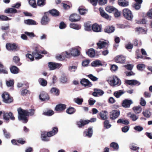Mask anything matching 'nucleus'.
<instances>
[{"label":"nucleus","instance_id":"338daca9","mask_svg":"<svg viewBox=\"0 0 152 152\" xmlns=\"http://www.w3.org/2000/svg\"><path fill=\"white\" fill-rule=\"evenodd\" d=\"M0 19L2 21L10 20V19L7 16L3 15H0Z\"/></svg>","mask_w":152,"mask_h":152},{"label":"nucleus","instance_id":"7c9ffc66","mask_svg":"<svg viewBox=\"0 0 152 152\" xmlns=\"http://www.w3.org/2000/svg\"><path fill=\"white\" fill-rule=\"evenodd\" d=\"M69 26L71 28L77 30L80 29L81 27V25L74 23H70Z\"/></svg>","mask_w":152,"mask_h":152},{"label":"nucleus","instance_id":"b1692460","mask_svg":"<svg viewBox=\"0 0 152 152\" xmlns=\"http://www.w3.org/2000/svg\"><path fill=\"white\" fill-rule=\"evenodd\" d=\"M80 83L82 85L85 86H88L91 84V82L88 79L84 78L81 80Z\"/></svg>","mask_w":152,"mask_h":152},{"label":"nucleus","instance_id":"4468645a","mask_svg":"<svg viewBox=\"0 0 152 152\" xmlns=\"http://www.w3.org/2000/svg\"><path fill=\"white\" fill-rule=\"evenodd\" d=\"M133 103V102L132 100L126 99L123 101L122 105L124 107L128 108L129 107L130 105Z\"/></svg>","mask_w":152,"mask_h":152},{"label":"nucleus","instance_id":"58836bf2","mask_svg":"<svg viewBox=\"0 0 152 152\" xmlns=\"http://www.w3.org/2000/svg\"><path fill=\"white\" fill-rule=\"evenodd\" d=\"M13 61L18 66H20L21 64L20 62V58L18 56H14L13 58Z\"/></svg>","mask_w":152,"mask_h":152},{"label":"nucleus","instance_id":"e2e57ef3","mask_svg":"<svg viewBox=\"0 0 152 152\" xmlns=\"http://www.w3.org/2000/svg\"><path fill=\"white\" fill-rule=\"evenodd\" d=\"M6 85L8 87H11L13 86L14 84L13 80H10L6 81Z\"/></svg>","mask_w":152,"mask_h":152},{"label":"nucleus","instance_id":"052dcab7","mask_svg":"<svg viewBox=\"0 0 152 152\" xmlns=\"http://www.w3.org/2000/svg\"><path fill=\"white\" fill-rule=\"evenodd\" d=\"M26 57L27 58H29L30 60L32 61L34 60V58L33 56V55L32 54L27 53L26 55Z\"/></svg>","mask_w":152,"mask_h":152},{"label":"nucleus","instance_id":"c9c22d12","mask_svg":"<svg viewBox=\"0 0 152 152\" xmlns=\"http://www.w3.org/2000/svg\"><path fill=\"white\" fill-rule=\"evenodd\" d=\"M39 83L43 86H46L47 84V81L43 78H40L38 80Z\"/></svg>","mask_w":152,"mask_h":152},{"label":"nucleus","instance_id":"393cba45","mask_svg":"<svg viewBox=\"0 0 152 152\" xmlns=\"http://www.w3.org/2000/svg\"><path fill=\"white\" fill-rule=\"evenodd\" d=\"M115 30V28L113 26H107L104 30V31L108 33L113 32Z\"/></svg>","mask_w":152,"mask_h":152},{"label":"nucleus","instance_id":"bb28decb","mask_svg":"<svg viewBox=\"0 0 152 152\" xmlns=\"http://www.w3.org/2000/svg\"><path fill=\"white\" fill-rule=\"evenodd\" d=\"M125 93L124 91L120 90L115 92L114 93V96L117 98H119Z\"/></svg>","mask_w":152,"mask_h":152},{"label":"nucleus","instance_id":"37998d69","mask_svg":"<svg viewBox=\"0 0 152 152\" xmlns=\"http://www.w3.org/2000/svg\"><path fill=\"white\" fill-rule=\"evenodd\" d=\"M143 115L145 117L149 118L151 115L150 111L148 110H145L142 112Z\"/></svg>","mask_w":152,"mask_h":152},{"label":"nucleus","instance_id":"a878e982","mask_svg":"<svg viewBox=\"0 0 152 152\" xmlns=\"http://www.w3.org/2000/svg\"><path fill=\"white\" fill-rule=\"evenodd\" d=\"M11 72L14 74H16L19 72V69L16 66H12L10 68Z\"/></svg>","mask_w":152,"mask_h":152},{"label":"nucleus","instance_id":"c85d7f7f","mask_svg":"<svg viewBox=\"0 0 152 152\" xmlns=\"http://www.w3.org/2000/svg\"><path fill=\"white\" fill-rule=\"evenodd\" d=\"M108 112L107 111L105 110L101 112L100 113V116L102 119L105 120L107 119Z\"/></svg>","mask_w":152,"mask_h":152},{"label":"nucleus","instance_id":"aec40b11","mask_svg":"<svg viewBox=\"0 0 152 152\" xmlns=\"http://www.w3.org/2000/svg\"><path fill=\"white\" fill-rule=\"evenodd\" d=\"M89 123L88 121L86 120H80L79 121L77 122V124L79 128H81L86 125Z\"/></svg>","mask_w":152,"mask_h":152},{"label":"nucleus","instance_id":"4d7b16f0","mask_svg":"<svg viewBox=\"0 0 152 152\" xmlns=\"http://www.w3.org/2000/svg\"><path fill=\"white\" fill-rule=\"evenodd\" d=\"M64 54L65 59L66 58H69L72 56L71 53H69L67 51L63 52V55Z\"/></svg>","mask_w":152,"mask_h":152},{"label":"nucleus","instance_id":"ddd939ff","mask_svg":"<svg viewBox=\"0 0 152 152\" xmlns=\"http://www.w3.org/2000/svg\"><path fill=\"white\" fill-rule=\"evenodd\" d=\"M40 99L42 101H45L48 100L50 97L48 95L46 92L43 91L39 96Z\"/></svg>","mask_w":152,"mask_h":152},{"label":"nucleus","instance_id":"1a4fd4ad","mask_svg":"<svg viewBox=\"0 0 152 152\" xmlns=\"http://www.w3.org/2000/svg\"><path fill=\"white\" fill-rule=\"evenodd\" d=\"M66 104H58L56 106L55 110L58 113L62 112L66 109Z\"/></svg>","mask_w":152,"mask_h":152},{"label":"nucleus","instance_id":"412c9836","mask_svg":"<svg viewBox=\"0 0 152 152\" xmlns=\"http://www.w3.org/2000/svg\"><path fill=\"white\" fill-rule=\"evenodd\" d=\"M136 2L132 4V7L136 10H139L141 7V4L142 3V0H135Z\"/></svg>","mask_w":152,"mask_h":152},{"label":"nucleus","instance_id":"a211bd4d","mask_svg":"<svg viewBox=\"0 0 152 152\" xmlns=\"http://www.w3.org/2000/svg\"><path fill=\"white\" fill-rule=\"evenodd\" d=\"M126 83L128 84L131 86H138L140 84V83L136 80H127Z\"/></svg>","mask_w":152,"mask_h":152},{"label":"nucleus","instance_id":"79ce46f5","mask_svg":"<svg viewBox=\"0 0 152 152\" xmlns=\"http://www.w3.org/2000/svg\"><path fill=\"white\" fill-rule=\"evenodd\" d=\"M24 23L28 25H36V22L34 20H33L28 19L24 21Z\"/></svg>","mask_w":152,"mask_h":152},{"label":"nucleus","instance_id":"f03ea898","mask_svg":"<svg viewBox=\"0 0 152 152\" xmlns=\"http://www.w3.org/2000/svg\"><path fill=\"white\" fill-rule=\"evenodd\" d=\"M6 48L7 50L10 51H16L19 50V47L15 43H7L6 45Z\"/></svg>","mask_w":152,"mask_h":152},{"label":"nucleus","instance_id":"4c0bfd02","mask_svg":"<svg viewBox=\"0 0 152 152\" xmlns=\"http://www.w3.org/2000/svg\"><path fill=\"white\" fill-rule=\"evenodd\" d=\"M104 93V92L102 90L96 88V97L101 96Z\"/></svg>","mask_w":152,"mask_h":152},{"label":"nucleus","instance_id":"2f4dec72","mask_svg":"<svg viewBox=\"0 0 152 152\" xmlns=\"http://www.w3.org/2000/svg\"><path fill=\"white\" fill-rule=\"evenodd\" d=\"M50 92L51 93L56 96H58L60 93L59 90L56 88H52Z\"/></svg>","mask_w":152,"mask_h":152},{"label":"nucleus","instance_id":"473e14b6","mask_svg":"<svg viewBox=\"0 0 152 152\" xmlns=\"http://www.w3.org/2000/svg\"><path fill=\"white\" fill-rule=\"evenodd\" d=\"M5 12L7 13H15L17 12V11L14 8H8L5 10Z\"/></svg>","mask_w":152,"mask_h":152},{"label":"nucleus","instance_id":"f257e3e1","mask_svg":"<svg viewBox=\"0 0 152 152\" xmlns=\"http://www.w3.org/2000/svg\"><path fill=\"white\" fill-rule=\"evenodd\" d=\"M17 110L18 120L20 121H22L24 123H26L28 121V119L27 116L34 115L35 111V110L33 109L28 111L27 110H23L21 107L18 108Z\"/></svg>","mask_w":152,"mask_h":152},{"label":"nucleus","instance_id":"e433bc0d","mask_svg":"<svg viewBox=\"0 0 152 152\" xmlns=\"http://www.w3.org/2000/svg\"><path fill=\"white\" fill-rule=\"evenodd\" d=\"M76 111L75 109L72 107H69L66 110V112L69 114H72Z\"/></svg>","mask_w":152,"mask_h":152},{"label":"nucleus","instance_id":"603ef678","mask_svg":"<svg viewBox=\"0 0 152 152\" xmlns=\"http://www.w3.org/2000/svg\"><path fill=\"white\" fill-rule=\"evenodd\" d=\"M46 0H38L37 4L39 6H43L46 4Z\"/></svg>","mask_w":152,"mask_h":152},{"label":"nucleus","instance_id":"39448f33","mask_svg":"<svg viewBox=\"0 0 152 152\" xmlns=\"http://www.w3.org/2000/svg\"><path fill=\"white\" fill-rule=\"evenodd\" d=\"M2 97L3 101L5 103H10L13 101L12 98L10 96V95L7 92H4L2 94Z\"/></svg>","mask_w":152,"mask_h":152},{"label":"nucleus","instance_id":"3c124183","mask_svg":"<svg viewBox=\"0 0 152 152\" xmlns=\"http://www.w3.org/2000/svg\"><path fill=\"white\" fill-rule=\"evenodd\" d=\"M75 102L79 105H81L82 104L83 102V99L82 98H77L74 99Z\"/></svg>","mask_w":152,"mask_h":152},{"label":"nucleus","instance_id":"2eb2a0df","mask_svg":"<svg viewBox=\"0 0 152 152\" xmlns=\"http://www.w3.org/2000/svg\"><path fill=\"white\" fill-rule=\"evenodd\" d=\"M84 26L86 30L88 31L92 30L94 31L95 32V23L91 25L89 23H84Z\"/></svg>","mask_w":152,"mask_h":152},{"label":"nucleus","instance_id":"6e6d98bb","mask_svg":"<svg viewBox=\"0 0 152 152\" xmlns=\"http://www.w3.org/2000/svg\"><path fill=\"white\" fill-rule=\"evenodd\" d=\"M29 3L33 7H37V6L35 0H29Z\"/></svg>","mask_w":152,"mask_h":152},{"label":"nucleus","instance_id":"9d476101","mask_svg":"<svg viewBox=\"0 0 152 152\" xmlns=\"http://www.w3.org/2000/svg\"><path fill=\"white\" fill-rule=\"evenodd\" d=\"M34 57L36 59H39L42 57V56L40 54L39 50L37 47H35L34 50L32 53Z\"/></svg>","mask_w":152,"mask_h":152},{"label":"nucleus","instance_id":"69168bd1","mask_svg":"<svg viewBox=\"0 0 152 152\" xmlns=\"http://www.w3.org/2000/svg\"><path fill=\"white\" fill-rule=\"evenodd\" d=\"M96 2H98L100 5H103L107 3V0H96Z\"/></svg>","mask_w":152,"mask_h":152},{"label":"nucleus","instance_id":"09e8293b","mask_svg":"<svg viewBox=\"0 0 152 152\" xmlns=\"http://www.w3.org/2000/svg\"><path fill=\"white\" fill-rule=\"evenodd\" d=\"M115 9L113 6H108L106 7L105 10L106 11L111 13L112 12H114Z\"/></svg>","mask_w":152,"mask_h":152},{"label":"nucleus","instance_id":"49530a36","mask_svg":"<svg viewBox=\"0 0 152 152\" xmlns=\"http://www.w3.org/2000/svg\"><path fill=\"white\" fill-rule=\"evenodd\" d=\"M79 12L81 15H83L86 14L88 11L87 10L84 8L83 7H80L78 9Z\"/></svg>","mask_w":152,"mask_h":152},{"label":"nucleus","instance_id":"7ed1b4c3","mask_svg":"<svg viewBox=\"0 0 152 152\" xmlns=\"http://www.w3.org/2000/svg\"><path fill=\"white\" fill-rule=\"evenodd\" d=\"M123 13L124 17L129 20H131L133 18V15L132 12L128 9H124L123 10Z\"/></svg>","mask_w":152,"mask_h":152},{"label":"nucleus","instance_id":"9b49d317","mask_svg":"<svg viewBox=\"0 0 152 152\" xmlns=\"http://www.w3.org/2000/svg\"><path fill=\"white\" fill-rule=\"evenodd\" d=\"M80 16L79 15L75 13L72 14L69 17V20L73 22L79 21L80 20Z\"/></svg>","mask_w":152,"mask_h":152},{"label":"nucleus","instance_id":"6ab92c4d","mask_svg":"<svg viewBox=\"0 0 152 152\" xmlns=\"http://www.w3.org/2000/svg\"><path fill=\"white\" fill-rule=\"evenodd\" d=\"M72 56L74 57L77 56L80 54V51L77 49L72 48L70 50Z\"/></svg>","mask_w":152,"mask_h":152},{"label":"nucleus","instance_id":"774afa93","mask_svg":"<svg viewBox=\"0 0 152 152\" xmlns=\"http://www.w3.org/2000/svg\"><path fill=\"white\" fill-rule=\"evenodd\" d=\"M92 128H89L88 129L87 133L86 134V135L88 137H91L92 134Z\"/></svg>","mask_w":152,"mask_h":152},{"label":"nucleus","instance_id":"8fccbe9b","mask_svg":"<svg viewBox=\"0 0 152 152\" xmlns=\"http://www.w3.org/2000/svg\"><path fill=\"white\" fill-rule=\"evenodd\" d=\"M3 132L5 137L7 138H10L11 137L10 134L5 129L3 130Z\"/></svg>","mask_w":152,"mask_h":152},{"label":"nucleus","instance_id":"5fc2aeb1","mask_svg":"<svg viewBox=\"0 0 152 152\" xmlns=\"http://www.w3.org/2000/svg\"><path fill=\"white\" fill-rule=\"evenodd\" d=\"M30 94V92L28 90L26 89H24L23 90L21 91V95L22 96H24L26 95V94Z\"/></svg>","mask_w":152,"mask_h":152},{"label":"nucleus","instance_id":"5701e85b","mask_svg":"<svg viewBox=\"0 0 152 152\" xmlns=\"http://www.w3.org/2000/svg\"><path fill=\"white\" fill-rule=\"evenodd\" d=\"M118 4L122 7H127L129 5V2L125 0H119L118 1Z\"/></svg>","mask_w":152,"mask_h":152},{"label":"nucleus","instance_id":"680f3d73","mask_svg":"<svg viewBox=\"0 0 152 152\" xmlns=\"http://www.w3.org/2000/svg\"><path fill=\"white\" fill-rule=\"evenodd\" d=\"M101 16L108 20H110L111 19V17L109 15L105 12L103 14L101 15Z\"/></svg>","mask_w":152,"mask_h":152},{"label":"nucleus","instance_id":"bf43d9fd","mask_svg":"<svg viewBox=\"0 0 152 152\" xmlns=\"http://www.w3.org/2000/svg\"><path fill=\"white\" fill-rule=\"evenodd\" d=\"M61 82L63 83H65L67 81V78L66 76L64 75L62 76L60 79Z\"/></svg>","mask_w":152,"mask_h":152},{"label":"nucleus","instance_id":"f8f14e48","mask_svg":"<svg viewBox=\"0 0 152 152\" xmlns=\"http://www.w3.org/2000/svg\"><path fill=\"white\" fill-rule=\"evenodd\" d=\"M120 115V112L117 110H114L110 113V118L112 120L117 118Z\"/></svg>","mask_w":152,"mask_h":152},{"label":"nucleus","instance_id":"4be33fe9","mask_svg":"<svg viewBox=\"0 0 152 152\" xmlns=\"http://www.w3.org/2000/svg\"><path fill=\"white\" fill-rule=\"evenodd\" d=\"M48 133V132H42L41 134V137L42 140L45 141H48L49 140L47 137H50L51 136L50 134H49Z\"/></svg>","mask_w":152,"mask_h":152},{"label":"nucleus","instance_id":"f3484780","mask_svg":"<svg viewBox=\"0 0 152 152\" xmlns=\"http://www.w3.org/2000/svg\"><path fill=\"white\" fill-rule=\"evenodd\" d=\"M98 48L102 49L104 48H107L108 47V42L99 41L97 43Z\"/></svg>","mask_w":152,"mask_h":152},{"label":"nucleus","instance_id":"c03bdc74","mask_svg":"<svg viewBox=\"0 0 152 152\" xmlns=\"http://www.w3.org/2000/svg\"><path fill=\"white\" fill-rule=\"evenodd\" d=\"M56 58L57 60L60 61L64 60L65 59L64 54L63 55V52L61 54L57 55L56 56Z\"/></svg>","mask_w":152,"mask_h":152},{"label":"nucleus","instance_id":"6e6552de","mask_svg":"<svg viewBox=\"0 0 152 152\" xmlns=\"http://www.w3.org/2000/svg\"><path fill=\"white\" fill-rule=\"evenodd\" d=\"M61 66L62 64H61L55 62H49L48 64V67L50 70L58 69Z\"/></svg>","mask_w":152,"mask_h":152},{"label":"nucleus","instance_id":"0eeeda50","mask_svg":"<svg viewBox=\"0 0 152 152\" xmlns=\"http://www.w3.org/2000/svg\"><path fill=\"white\" fill-rule=\"evenodd\" d=\"M49 13L48 12H45L44 13V15L42 17L41 23L42 25H45L48 24L50 21V19L48 18Z\"/></svg>","mask_w":152,"mask_h":152},{"label":"nucleus","instance_id":"ea45409f","mask_svg":"<svg viewBox=\"0 0 152 152\" xmlns=\"http://www.w3.org/2000/svg\"><path fill=\"white\" fill-rule=\"evenodd\" d=\"M110 147L113 148L115 150H118L119 149V145L118 144L115 142H113L110 145Z\"/></svg>","mask_w":152,"mask_h":152},{"label":"nucleus","instance_id":"0e129e2a","mask_svg":"<svg viewBox=\"0 0 152 152\" xmlns=\"http://www.w3.org/2000/svg\"><path fill=\"white\" fill-rule=\"evenodd\" d=\"M102 31V26L96 23V32H101Z\"/></svg>","mask_w":152,"mask_h":152},{"label":"nucleus","instance_id":"a19ab883","mask_svg":"<svg viewBox=\"0 0 152 152\" xmlns=\"http://www.w3.org/2000/svg\"><path fill=\"white\" fill-rule=\"evenodd\" d=\"M58 129L57 127H53L52 131L48 132V134H50L51 136L56 134L58 132Z\"/></svg>","mask_w":152,"mask_h":152},{"label":"nucleus","instance_id":"72a5a7b5","mask_svg":"<svg viewBox=\"0 0 152 152\" xmlns=\"http://www.w3.org/2000/svg\"><path fill=\"white\" fill-rule=\"evenodd\" d=\"M127 115L133 121H135L138 118V116H137L134 114L129 113L127 114Z\"/></svg>","mask_w":152,"mask_h":152},{"label":"nucleus","instance_id":"c756f323","mask_svg":"<svg viewBox=\"0 0 152 152\" xmlns=\"http://www.w3.org/2000/svg\"><path fill=\"white\" fill-rule=\"evenodd\" d=\"M136 31L138 34H146L147 31L141 27L137 28H136Z\"/></svg>","mask_w":152,"mask_h":152},{"label":"nucleus","instance_id":"cd10ccee","mask_svg":"<svg viewBox=\"0 0 152 152\" xmlns=\"http://www.w3.org/2000/svg\"><path fill=\"white\" fill-rule=\"evenodd\" d=\"M49 12L52 15L54 16H58L59 15V12L58 10L55 9L49 10Z\"/></svg>","mask_w":152,"mask_h":152},{"label":"nucleus","instance_id":"20e7f679","mask_svg":"<svg viewBox=\"0 0 152 152\" xmlns=\"http://www.w3.org/2000/svg\"><path fill=\"white\" fill-rule=\"evenodd\" d=\"M3 118L4 120L7 121V122H9L10 119L13 121L15 120V118L13 113L11 112H6L3 111Z\"/></svg>","mask_w":152,"mask_h":152},{"label":"nucleus","instance_id":"13d9d810","mask_svg":"<svg viewBox=\"0 0 152 152\" xmlns=\"http://www.w3.org/2000/svg\"><path fill=\"white\" fill-rule=\"evenodd\" d=\"M104 127L106 129H108L110 127L111 125L109 123V121L107 120H106L104 122Z\"/></svg>","mask_w":152,"mask_h":152},{"label":"nucleus","instance_id":"dca6fc26","mask_svg":"<svg viewBox=\"0 0 152 152\" xmlns=\"http://www.w3.org/2000/svg\"><path fill=\"white\" fill-rule=\"evenodd\" d=\"M114 60L115 62L117 63L123 64L125 62V58L123 56L118 55L115 58Z\"/></svg>","mask_w":152,"mask_h":152},{"label":"nucleus","instance_id":"864d4df0","mask_svg":"<svg viewBox=\"0 0 152 152\" xmlns=\"http://www.w3.org/2000/svg\"><path fill=\"white\" fill-rule=\"evenodd\" d=\"M54 114V112L52 110H49L43 113L44 115L48 116H51Z\"/></svg>","mask_w":152,"mask_h":152},{"label":"nucleus","instance_id":"a18cd8bd","mask_svg":"<svg viewBox=\"0 0 152 152\" xmlns=\"http://www.w3.org/2000/svg\"><path fill=\"white\" fill-rule=\"evenodd\" d=\"M133 109L134 112L137 114L140 113L142 110V108L139 106L134 107H133Z\"/></svg>","mask_w":152,"mask_h":152},{"label":"nucleus","instance_id":"de8ad7c7","mask_svg":"<svg viewBox=\"0 0 152 152\" xmlns=\"http://www.w3.org/2000/svg\"><path fill=\"white\" fill-rule=\"evenodd\" d=\"M118 123H121L125 125H128L129 124V121L126 120H124L123 119H118L117 121Z\"/></svg>","mask_w":152,"mask_h":152},{"label":"nucleus","instance_id":"423d86ee","mask_svg":"<svg viewBox=\"0 0 152 152\" xmlns=\"http://www.w3.org/2000/svg\"><path fill=\"white\" fill-rule=\"evenodd\" d=\"M108 81L112 86H119L121 84L120 80L116 76H113L112 80H108Z\"/></svg>","mask_w":152,"mask_h":152},{"label":"nucleus","instance_id":"f704fd0d","mask_svg":"<svg viewBox=\"0 0 152 152\" xmlns=\"http://www.w3.org/2000/svg\"><path fill=\"white\" fill-rule=\"evenodd\" d=\"M88 55L91 57H94L95 56V51L93 48L89 49L87 51Z\"/></svg>","mask_w":152,"mask_h":152}]
</instances>
